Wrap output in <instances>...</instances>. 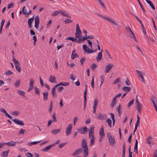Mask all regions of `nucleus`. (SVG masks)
<instances>
[{
	"label": "nucleus",
	"instance_id": "nucleus-11",
	"mask_svg": "<svg viewBox=\"0 0 157 157\" xmlns=\"http://www.w3.org/2000/svg\"><path fill=\"white\" fill-rule=\"evenodd\" d=\"M152 138L151 136L148 137L147 139V143L148 144L149 146L151 147L153 144V142L152 141Z\"/></svg>",
	"mask_w": 157,
	"mask_h": 157
},
{
	"label": "nucleus",
	"instance_id": "nucleus-44",
	"mask_svg": "<svg viewBox=\"0 0 157 157\" xmlns=\"http://www.w3.org/2000/svg\"><path fill=\"white\" fill-rule=\"evenodd\" d=\"M22 13L24 15L27 14V10L25 9V7L24 6L22 8Z\"/></svg>",
	"mask_w": 157,
	"mask_h": 157
},
{
	"label": "nucleus",
	"instance_id": "nucleus-3",
	"mask_svg": "<svg viewBox=\"0 0 157 157\" xmlns=\"http://www.w3.org/2000/svg\"><path fill=\"white\" fill-rule=\"evenodd\" d=\"M136 73L138 74V76L139 78H140L142 79V82L144 84H145V82L144 80V76L145 75V73L143 72L140 71L138 70H136Z\"/></svg>",
	"mask_w": 157,
	"mask_h": 157
},
{
	"label": "nucleus",
	"instance_id": "nucleus-7",
	"mask_svg": "<svg viewBox=\"0 0 157 157\" xmlns=\"http://www.w3.org/2000/svg\"><path fill=\"white\" fill-rule=\"evenodd\" d=\"M39 22V17L38 16H36L35 19L34 26L35 28L36 29H37L38 27Z\"/></svg>",
	"mask_w": 157,
	"mask_h": 157
},
{
	"label": "nucleus",
	"instance_id": "nucleus-39",
	"mask_svg": "<svg viewBox=\"0 0 157 157\" xmlns=\"http://www.w3.org/2000/svg\"><path fill=\"white\" fill-rule=\"evenodd\" d=\"M41 141H35L33 142H31L29 143L28 144L29 146H31L33 145L36 144H37L39 143Z\"/></svg>",
	"mask_w": 157,
	"mask_h": 157
},
{
	"label": "nucleus",
	"instance_id": "nucleus-56",
	"mask_svg": "<svg viewBox=\"0 0 157 157\" xmlns=\"http://www.w3.org/2000/svg\"><path fill=\"white\" fill-rule=\"evenodd\" d=\"M25 130L23 128H21L19 132V134H23Z\"/></svg>",
	"mask_w": 157,
	"mask_h": 157
},
{
	"label": "nucleus",
	"instance_id": "nucleus-18",
	"mask_svg": "<svg viewBox=\"0 0 157 157\" xmlns=\"http://www.w3.org/2000/svg\"><path fill=\"white\" fill-rule=\"evenodd\" d=\"M117 110L118 111L119 115V116H120L121 114L122 113V108H121V105L119 104V105L117 106Z\"/></svg>",
	"mask_w": 157,
	"mask_h": 157
},
{
	"label": "nucleus",
	"instance_id": "nucleus-27",
	"mask_svg": "<svg viewBox=\"0 0 157 157\" xmlns=\"http://www.w3.org/2000/svg\"><path fill=\"white\" fill-rule=\"evenodd\" d=\"M151 100L152 101L154 107H156V105L155 102V100H156L154 96H152L151 98Z\"/></svg>",
	"mask_w": 157,
	"mask_h": 157
},
{
	"label": "nucleus",
	"instance_id": "nucleus-60",
	"mask_svg": "<svg viewBox=\"0 0 157 157\" xmlns=\"http://www.w3.org/2000/svg\"><path fill=\"white\" fill-rule=\"evenodd\" d=\"M120 82V78H118L113 82V83L114 84H116Z\"/></svg>",
	"mask_w": 157,
	"mask_h": 157
},
{
	"label": "nucleus",
	"instance_id": "nucleus-40",
	"mask_svg": "<svg viewBox=\"0 0 157 157\" xmlns=\"http://www.w3.org/2000/svg\"><path fill=\"white\" fill-rule=\"evenodd\" d=\"M106 121L108 123L109 126L110 127H111L112 121L111 119H110L108 118L106 120Z\"/></svg>",
	"mask_w": 157,
	"mask_h": 157
},
{
	"label": "nucleus",
	"instance_id": "nucleus-51",
	"mask_svg": "<svg viewBox=\"0 0 157 157\" xmlns=\"http://www.w3.org/2000/svg\"><path fill=\"white\" fill-rule=\"evenodd\" d=\"M97 65L95 63H94L92 64L91 67L93 71H94L95 69L97 68Z\"/></svg>",
	"mask_w": 157,
	"mask_h": 157
},
{
	"label": "nucleus",
	"instance_id": "nucleus-13",
	"mask_svg": "<svg viewBox=\"0 0 157 157\" xmlns=\"http://www.w3.org/2000/svg\"><path fill=\"white\" fill-rule=\"evenodd\" d=\"M103 18H105L107 21L110 22L111 23H112L116 25H117V24L114 22V21L112 18H111L109 17H103Z\"/></svg>",
	"mask_w": 157,
	"mask_h": 157
},
{
	"label": "nucleus",
	"instance_id": "nucleus-28",
	"mask_svg": "<svg viewBox=\"0 0 157 157\" xmlns=\"http://www.w3.org/2000/svg\"><path fill=\"white\" fill-rule=\"evenodd\" d=\"M122 89L124 91H126L127 92H129L131 90L130 87L128 86H124L122 88Z\"/></svg>",
	"mask_w": 157,
	"mask_h": 157
},
{
	"label": "nucleus",
	"instance_id": "nucleus-23",
	"mask_svg": "<svg viewBox=\"0 0 157 157\" xmlns=\"http://www.w3.org/2000/svg\"><path fill=\"white\" fill-rule=\"evenodd\" d=\"M100 138L102 139V137L105 135V133L104 131L103 128L102 126L101 127V128L100 131Z\"/></svg>",
	"mask_w": 157,
	"mask_h": 157
},
{
	"label": "nucleus",
	"instance_id": "nucleus-34",
	"mask_svg": "<svg viewBox=\"0 0 157 157\" xmlns=\"http://www.w3.org/2000/svg\"><path fill=\"white\" fill-rule=\"evenodd\" d=\"M21 80L20 79L18 80L14 83V86L16 87H17L19 86Z\"/></svg>",
	"mask_w": 157,
	"mask_h": 157
},
{
	"label": "nucleus",
	"instance_id": "nucleus-52",
	"mask_svg": "<svg viewBox=\"0 0 157 157\" xmlns=\"http://www.w3.org/2000/svg\"><path fill=\"white\" fill-rule=\"evenodd\" d=\"M138 144V142L137 139H136V143H135L134 148V150H137Z\"/></svg>",
	"mask_w": 157,
	"mask_h": 157
},
{
	"label": "nucleus",
	"instance_id": "nucleus-21",
	"mask_svg": "<svg viewBox=\"0 0 157 157\" xmlns=\"http://www.w3.org/2000/svg\"><path fill=\"white\" fill-rule=\"evenodd\" d=\"M43 100L46 101L48 100V92H44L43 93Z\"/></svg>",
	"mask_w": 157,
	"mask_h": 157
},
{
	"label": "nucleus",
	"instance_id": "nucleus-45",
	"mask_svg": "<svg viewBox=\"0 0 157 157\" xmlns=\"http://www.w3.org/2000/svg\"><path fill=\"white\" fill-rule=\"evenodd\" d=\"M94 127L91 126L89 130V133H94Z\"/></svg>",
	"mask_w": 157,
	"mask_h": 157
},
{
	"label": "nucleus",
	"instance_id": "nucleus-42",
	"mask_svg": "<svg viewBox=\"0 0 157 157\" xmlns=\"http://www.w3.org/2000/svg\"><path fill=\"white\" fill-rule=\"evenodd\" d=\"M34 15L33 17L31 18H30L28 19V24H32V23L33 21L34 20Z\"/></svg>",
	"mask_w": 157,
	"mask_h": 157
},
{
	"label": "nucleus",
	"instance_id": "nucleus-63",
	"mask_svg": "<svg viewBox=\"0 0 157 157\" xmlns=\"http://www.w3.org/2000/svg\"><path fill=\"white\" fill-rule=\"evenodd\" d=\"M85 59L84 57L82 58L80 60V62L81 63V64L82 65L84 62L85 61Z\"/></svg>",
	"mask_w": 157,
	"mask_h": 157
},
{
	"label": "nucleus",
	"instance_id": "nucleus-33",
	"mask_svg": "<svg viewBox=\"0 0 157 157\" xmlns=\"http://www.w3.org/2000/svg\"><path fill=\"white\" fill-rule=\"evenodd\" d=\"M52 98H57V94L56 90H52Z\"/></svg>",
	"mask_w": 157,
	"mask_h": 157
},
{
	"label": "nucleus",
	"instance_id": "nucleus-61",
	"mask_svg": "<svg viewBox=\"0 0 157 157\" xmlns=\"http://www.w3.org/2000/svg\"><path fill=\"white\" fill-rule=\"evenodd\" d=\"M19 113V112L17 111H15L14 112H13L12 113H11L12 114L16 116H17Z\"/></svg>",
	"mask_w": 157,
	"mask_h": 157
},
{
	"label": "nucleus",
	"instance_id": "nucleus-47",
	"mask_svg": "<svg viewBox=\"0 0 157 157\" xmlns=\"http://www.w3.org/2000/svg\"><path fill=\"white\" fill-rule=\"evenodd\" d=\"M82 47H83V50H84V51H85V52L86 53V52H87V51L88 50V48H88L87 47V46L85 44L83 45Z\"/></svg>",
	"mask_w": 157,
	"mask_h": 157
},
{
	"label": "nucleus",
	"instance_id": "nucleus-20",
	"mask_svg": "<svg viewBox=\"0 0 157 157\" xmlns=\"http://www.w3.org/2000/svg\"><path fill=\"white\" fill-rule=\"evenodd\" d=\"M78 57V56L76 53L75 52V50L72 51L71 58L72 59H74L75 58Z\"/></svg>",
	"mask_w": 157,
	"mask_h": 157
},
{
	"label": "nucleus",
	"instance_id": "nucleus-32",
	"mask_svg": "<svg viewBox=\"0 0 157 157\" xmlns=\"http://www.w3.org/2000/svg\"><path fill=\"white\" fill-rule=\"evenodd\" d=\"M116 99L113 98L110 105V106L112 108H113L114 106V105L116 103Z\"/></svg>",
	"mask_w": 157,
	"mask_h": 157
},
{
	"label": "nucleus",
	"instance_id": "nucleus-19",
	"mask_svg": "<svg viewBox=\"0 0 157 157\" xmlns=\"http://www.w3.org/2000/svg\"><path fill=\"white\" fill-rule=\"evenodd\" d=\"M49 80V82L51 83L56 82V78L54 76L51 75Z\"/></svg>",
	"mask_w": 157,
	"mask_h": 157
},
{
	"label": "nucleus",
	"instance_id": "nucleus-50",
	"mask_svg": "<svg viewBox=\"0 0 157 157\" xmlns=\"http://www.w3.org/2000/svg\"><path fill=\"white\" fill-rule=\"evenodd\" d=\"M95 139V138H92L91 139L90 144V147H91L94 144Z\"/></svg>",
	"mask_w": 157,
	"mask_h": 157
},
{
	"label": "nucleus",
	"instance_id": "nucleus-31",
	"mask_svg": "<svg viewBox=\"0 0 157 157\" xmlns=\"http://www.w3.org/2000/svg\"><path fill=\"white\" fill-rule=\"evenodd\" d=\"M125 143L123 144V146L122 157H125Z\"/></svg>",
	"mask_w": 157,
	"mask_h": 157
},
{
	"label": "nucleus",
	"instance_id": "nucleus-29",
	"mask_svg": "<svg viewBox=\"0 0 157 157\" xmlns=\"http://www.w3.org/2000/svg\"><path fill=\"white\" fill-rule=\"evenodd\" d=\"M61 129H53L52 130V133L54 135H56L60 131Z\"/></svg>",
	"mask_w": 157,
	"mask_h": 157
},
{
	"label": "nucleus",
	"instance_id": "nucleus-57",
	"mask_svg": "<svg viewBox=\"0 0 157 157\" xmlns=\"http://www.w3.org/2000/svg\"><path fill=\"white\" fill-rule=\"evenodd\" d=\"M55 115L56 114L55 113H54L52 115V117L53 118L52 121H53V122H56L57 121L56 118L55 117Z\"/></svg>",
	"mask_w": 157,
	"mask_h": 157
},
{
	"label": "nucleus",
	"instance_id": "nucleus-4",
	"mask_svg": "<svg viewBox=\"0 0 157 157\" xmlns=\"http://www.w3.org/2000/svg\"><path fill=\"white\" fill-rule=\"evenodd\" d=\"M72 124H69L68 126L66 128V136H68L71 134V130L72 128Z\"/></svg>",
	"mask_w": 157,
	"mask_h": 157
},
{
	"label": "nucleus",
	"instance_id": "nucleus-36",
	"mask_svg": "<svg viewBox=\"0 0 157 157\" xmlns=\"http://www.w3.org/2000/svg\"><path fill=\"white\" fill-rule=\"evenodd\" d=\"M66 39L68 40H71L74 42L77 41V40L76 39L72 37H68Z\"/></svg>",
	"mask_w": 157,
	"mask_h": 157
},
{
	"label": "nucleus",
	"instance_id": "nucleus-26",
	"mask_svg": "<svg viewBox=\"0 0 157 157\" xmlns=\"http://www.w3.org/2000/svg\"><path fill=\"white\" fill-rule=\"evenodd\" d=\"M102 58V53L101 52H99L98 55V56L96 58V59L97 61H99Z\"/></svg>",
	"mask_w": 157,
	"mask_h": 157
},
{
	"label": "nucleus",
	"instance_id": "nucleus-15",
	"mask_svg": "<svg viewBox=\"0 0 157 157\" xmlns=\"http://www.w3.org/2000/svg\"><path fill=\"white\" fill-rule=\"evenodd\" d=\"M16 142L11 141L10 142H7L5 143V145H7L9 146H14Z\"/></svg>",
	"mask_w": 157,
	"mask_h": 157
},
{
	"label": "nucleus",
	"instance_id": "nucleus-10",
	"mask_svg": "<svg viewBox=\"0 0 157 157\" xmlns=\"http://www.w3.org/2000/svg\"><path fill=\"white\" fill-rule=\"evenodd\" d=\"M13 121L15 123L19 125L23 126L24 125L23 121L21 120H19L18 119H15Z\"/></svg>",
	"mask_w": 157,
	"mask_h": 157
},
{
	"label": "nucleus",
	"instance_id": "nucleus-16",
	"mask_svg": "<svg viewBox=\"0 0 157 157\" xmlns=\"http://www.w3.org/2000/svg\"><path fill=\"white\" fill-rule=\"evenodd\" d=\"M60 13H61V15L66 17H71V16L69 15V14L66 11L63 10H60Z\"/></svg>",
	"mask_w": 157,
	"mask_h": 157
},
{
	"label": "nucleus",
	"instance_id": "nucleus-53",
	"mask_svg": "<svg viewBox=\"0 0 157 157\" xmlns=\"http://www.w3.org/2000/svg\"><path fill=\"white\" fill-rule=\"evenodd\" d=\"M72 22V21L70 19H66L64 21V22L65 23V24L69 23Z\"/></svg>",
	"mask_w": 157,
	"mask_h": 157
},
{
	"label": "nucleus",
	"instance_id": "nucleus-1",
	"mask_svg": "<svg viewBox=\"0 0 157 157\" xmlns=\"http://www.w3.org/2000/svg\"><path fill=\"white\" fill-rule=\"evenodd\" d=\"M107 137L109 140V144L112 146H114L115 143L114 137L112 135L108 134Z\"/></svg>",
	"mask_w": 157,
	"mask_h": 157
},
{
	"label": "nucleus",
	"instance_id": "nucleus-59",
	"mask_svg": "<svg viewBox=\"0 0 157 157\" xmlns=\"http://www.w3.org/2000/svg\"><path fill=\"white\" fill-rule=\"evenodd\" d=\"M13 6H14V4L13 3H10L8 4L7 9H9L12 7H13Z\"/></svg>",
	"mask_w": 157,
	"mask_h": 157
},
{
	"label": "nucleus",
	"instance_id": "nucleus-55",
	"mask_svg": "<svg viewBox=\"0 0 157 157\" xmlns=\"http://www.w3.org/2000/svg\"><path fill=\"white\" fill-rule=\"evenodd\" d=\"M134 100L133 99L132 100L128 103V107H130L133 104Z\"/></svg>",
	"mask_w": 157,
	"mask_h": 157
},
{
	"label": "nucleus",
	"instance_id": "nucleus-62",
	"mask_svg": "<svg viewBox=\"0 0 157 157\" xmlns=\"http://www.w3.org/2000/svg\"><path fill=\"white\" fill-rule=\"evenodd\" d=\"M66 143H62L60 144L59 145V147L60 148H62L65 144H66Z\"/></svg>",
	"mask_w": 157,
	"mask_h": 157
},
{
	"label": "nucleus",
	"instance_id": "nucleus-41",
	"mask_svg": "<svg viewBox=\"0 0 157 157\" xmlns=\"http://www.w3.org/2000/svg\"><path fill=\"white\" fill-rule=\"evenodd\" d=\"M125 30L127 31V32L130 33L131 34L133 33V32L132 31L130 28L128 26H126L125 27Z\"/></svg>",
	"mask_w": 157,
	"mask_h": 157
},
{
	"label": "nucleus",
	"instance_id": "nucleus-58",
	"mask_svg": "<svg viewBox=\"0 0 157 157\" xmlns=\"http://www.w3.org/2000/svg\"><path fill=\"white\" fill-rule=\"evenodd\" d=\"M63 89L64 88L63 86H59L58 88L57 91L59 93H60L61 91V90Z\"/></svg>",
	"mask_w": 157,
	"mask_h": 157
},
{
	"label": "nucleus",
	"instance_id": "nucleus-35",
	"mask_svg": "<svg viewBox=\"0 0 157 157\" xmlns=\"http://www.w3.org/2000/svg\"><path fill=\"white\" fill-rule=\"evenodd\" d=\"M83 156L85 157H86L88 154V149H85L83 150Z\"/></svg>",
	"mask_w": 157,
	"mask_h": 157
},
{
	"label": "nucleus",
	"instance_id": "nucleus-48",
	"mask_svg": "<svg viewBox=\"0 0 157 157\" xmlns=\"http://www.w3.org/2000/svg\"><path fill=\"white\" fill-rule=\"evenodd\" d=\"M70 76V78L72 81H74L76 79V76L74 74H71Z\"/></svg>",
	"mask_w": 157,
	"mask_h": 157
},
{
	"label": "nucleus",
	"instance_id": "nucleus-38",
	"mask_svg": "<svg viewBox=\"0 0 157 157\" xmlns=\"http://www.w3.org/2000/svg\"><path fill=\"white\" fill-rule=\"evenodd\" d=\"M132 36H131V34H129V35L130 38L133 39L136 42H138L137 40H136V38L134 35V33H132Z\"/></svg>",
	"mask_w": 157,
	"mask_h": 157
},
{
	"label": "nucleus",
	"instance_id": "nucleus-8",
	"mask_svg": "<svg viewBox=\"0 0 157 157\" xmlns=\"http://www.w3.org/2000/svg\"><path fill=\"white\" fill-rule=\"evenodd\" d=\"M82 147L84 149H88L87 145V141L86 139L84 138L82 139V141L81 143Z\"/></svg>",
	"mask_w": 157,
	"mask_h": 157
},
{
	"label": "nucleus",
	"instance_id": "nucleus-22",
	"mask_svg": "<svg viewBox=\"0 0 157 157\" xmlns=\"http://www.w3.org/2000/svg\"><path fill=\"white\" fill-rule=\"evenodd\" d=\"M142 107L143 105L141 104H137L136 106V108L137 110L140 113V111L142 109Z\"/></svg>",
	"mask_w": 157,
	"mask_h": 157
},
{
	"label": "nucleus",
	"instance_id": "nucleus-54",
	"mask_svg": "<svg viewBox=\"0 0 157 157\" xmlns=\"http://www.w3.org/2000/svg\"><path fill=\"white\" fill-rule=\"evenodd\" d=\"M91 86L93 88H94V76H93L92 78L91 82Z\"/></svg>",
	"mask_w": 157,
	"mask_h": 157
},
{
	"label": "nucleus",
	"instance_id": "nucleus-43",
	"mask_svg": "<svg viewBox=\"0 0 157 157\" xmlns=\"http://www.w3.org/2000/svg\"><path fill=\"white\" fill-rule=\"evenodd\" d=\"M60 10L59 11H54L53 13L52 14V16H55L58 15V14L60 13Z\"/></svg>",
	"mask_w": 157,
	"mask_h": 157
},
{
	"label": "nucleus",
	"instance_id": "nucleus-17",
	"mask_svg": "<svg viewBox=\"0 0 157 157\" xmlns=\"http://www.w3.org/2000/svg\"><path fill=\"white\" fill-rule=\"evenodd\" d=\"M76 32L75 34V38H78L82 34V32L80 29L76 30Z\"/></svg>",
	"mask_w": 157,
	"mask_h": 157
},
{
	"label": "nucleus",
	"instance_id": "nucleus-2",
	"mask_svg": "<svg viewBox=\"0 0 157 157\" xmlns=\"http://www.w3.org/2000/svg\"><path fill=\"white\" fill-rule=\"evenodd\" d=\"M13 61L14 63L16 70L20 72L21 71V68L20 67V63L13 56Z\"/></svg>",
	"mask_w": 157,
	"mask_h": 157
},
{
	"label": "nucleus",
	"instance_id": "nucleus-49",
	"mask_svg": "<svg viewBox=\"0 0 157 157\" xmlns=\"http://www.w3.org/2000/svg\"><path fill=\"white\" fill-rule=\"evenodd\" d=\"M13 74V72H12L10 70H8L7 71H6L4 74L7 75H12Z\"/></svg>",
	"mask_w": 157,
	"mask_h": 157
},
{
	"label": "nucleus",
	"instance_id": "nucleus-64",
	"mask_svg": "<svg viewBox=\"0 0 157 157\" xmlns=\"http://www.w3.org/2000/svg\"><path fill=\"white\" fill-rule=\"evenodd\" d=\"M153 157H157V150H155L153 154Z\"/></svg>",
	"mask_w": 157,
	"mask_h": 157
},
{
	"label": "nucleus",
	"instance_id": "nucleus-30",
	"mask_svg": "<svg viewBox=\"0 0 157 157\" xmlns=\"http://www.w3.org/2000/svg\"><path fill=\"white\" fill-rule=\"evenodd\" d=\"M34 88L35 90V94L37 95H39L40 92L38 88L37 87H34Z\"/></svg>",
	"mask_w": 157,
	"mask_h": 157
},
{
	"label": "nucleus",
	"instance_id": "nucleus-25",
	"mask_svg": "<svg viewBox=\"0 0 157 157\" xmlns=\"http://www.w3.org/2000/svg\"><path fill=\"white\" fill-rule=\"evenodd\" d=\"M9 152V150H7L5 151H3L2 153V157H7L8 155Z\"/></svg>",
	"mask_w": 157,
	"mask_h": 157
},
{
	"label": "nucleus",
	"instance_id": "nucleus-37",
	"mask_svg": "<svg viewBox=\"0 0 157 157\" xmlns=\"http://www.w3.org/2000/svg\"><path fill=\"white\" fill-rule=\"evenodd\" d=\"M69 82H61L58 84L59 86L62 85L63 86H67L69 85Z\"/></svg>",
	"mask_w": 157,
	"mask_h": 157
},
{
	"label": "nucleus",
	"instance_id": "nucleus-9",
	"mask_svg": "<svg viewBox=\"0 0 157 157\" xmlns=\"http://www.w3.org/2000/svg\"><path fill=\"white\" fill-rule=\"evenodd\" d=\"M55 144H52L51 145H50L44 148L41 150V151L44 152H47L49 151L52 147L55 146Z\"/></svg>",
	"mask_w": 157,
	"mask_h": 157
},
{
	"label": "nucleus",
	"instance_id": "nucleus-14",
	"mask_svg": "<svg viewBox=\"0 0 157 157\" xmlns=\"http://www.w3.org/2000/svg\"><path fill=\"white\" fill-rule=\"evenodd\" d=\"M98 101L97 99H94V106H93V113H95L96 112V107L98 105Z\"/></svg>",
	"mask_w": 157,
	"mask_h": 157
},
{
	"label": "nucleus",
	"instance_id": "nucleus-6",
	"mask_svg": "<svg viewBox=\"0 0 157 157\" xmlns=\"http://www.w3.org/2000/svg\"><path fill=\"white\" fill-rule=\"evenodd\" d=\"M106 118L107 116L105 114H102L101 113L98 114L97 116V118L101 120H104Z\"/></svg>",
	"mask_w": 157,
	"mask_h": 157
},
{
	"label": "nucleus",
	"instance_id": "nucleus-24",
	"mask_svg": "<svg viewBox=\"0 0 157 157\" xmlns=\"http://www.w3.org/2000/svg\"><path fill=\"white\" fill-rule=\"evenodd\" d=\"M17 93L18 94L23 97H25V92L22 90H17Z\"/></svg>",
	"mask_w": 157,
	"mask_h": 157
},
{
	"label": "nucleus",
	"instance_id": "nucleus-46",
	"mask_svg": "<svg viewBox=\"0 0 157 157\" xmlns=\"http://www.w3.org/2000/svg\"><path fill=\"white\" fill-rule=\"evenodd\" d=\"M34 81L32 78H31L30 79V82L29 84V86H33L34 84Z\"/></svg>",
	"mask_w": 157,
	"mask_h": 157
},
{
	"label": "nucleus",
	"instance_id": "nucleus-5",
	"mask_svg": "<svg viewBox=\"0 0 157 157\" xmlns=\"http://www.w3.org/2000/svg\"><path fill=\"white\" fill-rule=\"evenodd\" d=\"M114 67L112 63L108 64L105 67V72L109 73L111 70L112 67Z\"/></svg>",
	"mask_w": 157,
	"mask_h": 157
},
{
	"label": "nucleus",
	"instance_id": "nucleus-12",
	"mask_svg": "<svg viewBox=\"0 0 157 157\" xmlns=\"http://www.w3.org/2000/svg\"><path fill=\"white\" fill-rule=\"evenodd\" d=\"M82 151V150L80 148L77 149L72 155V156H75L77 155H79Z\"/></svg>",
	"mask_w": 157,
	"mask_h": 157
}]
</instances>
